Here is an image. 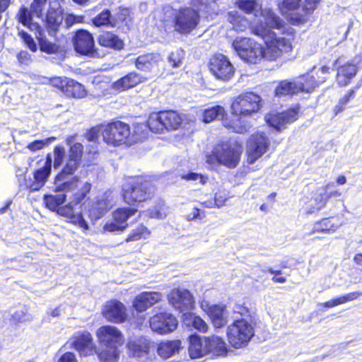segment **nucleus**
Masks as SVG:
<instances>
[{
    "label": "nucleus",
    "instance_id": "obj_64",
    "mask_svg": "<svg viewBox=\"0 0 362 362\" xmlns=\"http://www.w3.org/2000/svg\"><path fill=\"white\" fill-rule=\"evenodd\" d=\"M83 17L81 16H75L68 14L65 18V23L67 28L72 26L75 23L83 22Z\"/></svg>",
    "mask_w": 362,
    "mask_h": 362
},
{
    "label": "nucleus",
    "instance_id": "obj_38",
    "mask_svg": "<svg viewBox=\"0 0 362 362\" xmlns=\"http://www.w3.org/2000/svg\"><path fill=\"white\" fill-rule=\"evenodd\" d=\"M300 92L297 81H282L276 86L275 94L278 97L296 94Z\"/></svg>",
    "mask_w": 362,
    "mask_h": 362
},
{
    "label": "nucleus",
    "instance_id": "obj_37",
    "mask_svg": "<svg viewBox=\"0 0 362 362\" xmlns=\"http://www.w3.org/2000/svg\"><path fill=\"white\" fill-rule=\"evenodd\" d=\"M64 93L67 97L76 98H82L86 95L83 86L71 78H69L66 83Z\"/></svg>",
    "mask_w": 362,
    "mask_h": 362
},
{
    "label": "nucleus",
    "instance_id": "obj_59",
    "mask_svg": "<svg viewBox=\"0 0 362 362\" xmlns=\"http://www.w3.org/2000/svg\"><path fill=\"white\" fill-rule=\"evenodd\" d=\"M234 313L239 314L242 318H245L248 321L251 320L252 312L243 305L236 304L233 307Z\"/></svg>",
    "mask_w": 362,
    "mask_h": 362
},
{
    "label": "nucleus",
    "instance_id": "obj_26",
    "mask_svg": "<svg viewBox=\"0 0 362 362\" xmlns=\"http://www.w3.org/2000/svg\"><path fill=\"white\" fill-rule=\"evenodd\" d=\"M206 338H202L199 335H191L189 337L188 351L192 358H202L209 354Z\"/></svg>",
    "mask_w": 362,
    "mask_h": 362
},
{
    "label": "nucleus",
    "instance_id": "obj_42",
    "mask_svg": "<svg viewBox=\"0 0 362 362\" xmlns=\"http://www.w3.org/2000/svg\"><path fill=\"white\" fill-rule=\"evenodd\" d=\"M163 122L167 130L177 129L181 124L182 118L174 111L162 112Z\"/></svg>",
    "mask_w": 362,
    "mask_h": 362
},
{
    "label": "nucleus",
    "instance_id": "obj_20",
    "mask_svg": "<svg viewBox=\"0 0 362 362\" xmlns=\"http://www.w3.org/2000/svg\"><path fill=\"white\" fill-rule=\"evenodd\" d=\"M110 192H105L97 197L96 200L91 201L86 205L85 209H87L88 216L92 220H98L110 208V200L109 197Z\"/></svg>",
    "mask_w": 362,
    "mask_h": 362
},
{
    "label": "nucleus",
    "instance_id": "obj_7",
    "mask_svg": "<svg viewBox=\"0 0 362 362\" xmlns=\"http://www.w3.org/2000/svg\"><path fill=\"white\" fill-rule=\"evenodd\" d=\"M254 334V327L251 322L245 318L234 320L227 328L228 341L236 349L247 345Z\"/></svg>",
    "mask_w": 362,
    "mask_h": 362
},
{
    "label": "nucleus",
    "instance_id": "obj_9",
    "mask_svg": "<svg viewBox=\"0 0 362 362\" xmlns=\"http://www.w3.org/2000/svg\"><path fill=\"white\" fill-rule=\"evenodd\" d=\"M100 131L103 141L114 146L124 144L131 134L129 126L121 121L103 125Z\"/></svg>",
    "mask_w": 362,
    "mask_h": 362
},
{
    "label": "nucleus",
    "instance_id": "obj_52",
    "mask_svg": "<svg viewBox=\"0 0 362 362\" xmlns=\"http://www.w3.org/2000/svg\"><path fill=\"white\" fill-rule=\"evenodd\" d=\"M235 4L246 13H251L253 11L257 12L258 4L255 0H237Z\"/></svg>",
    "mask_w": 362,
    "mask_h": 362
},
{
    "label": "nucleus",
    "instance_id": "obj_10",
    "mask_svg": "<svg viewBox=\"0 0 362 362\" xmlns=\"http://www.w3.org/2000/svg\"><path fill=\"white\" fill-rule=\"evenodd\" d=\"M240 156V151L237 146L222 143L214 148L213 156L209 157L207 162H211L214 157L218 163L233 168L239 163Z\"/></svg>",
    "mask_w": 362,
    "mask_h": 362
},
{
    "label": "nucleus",
    "instance_id": "obj_33",
    "mask_svg": "<svg viewBox=\"0 0 362 362\" xmlns=\"http://www.w3.org/2000/svg\"><path fill=\"white\" fill-rule=\"evenodd\" d=\"M208 314L216 328H220L227 323V312L224 306L212 305L209 308Z\"/></svg>",
    "mask_w": 362,
    "mask_h": 362
},
{
    "label": "nucleus",
    "instance_id": "obj_13",
    "mask_svg": "<svg viewBox=\"0 0 362 362\" xmlns=\"http://www.w3.org/2000/svg\"><path fill=\"white\" fill-rule=\"evenodd\" d=\"M74 49L76 52L93 58L100 57L95 49L94 39L91 33L87 30H78L74 38Z\"/></svg>",
    "mask_w": 362,
    "mask_h": 362
},
{
    "label": "nucleus",
    "instance_id": "obj_39",
    "mask_svg": "<svg viewBox=\"0 0 362 362\" xmlns=\"http://www.w3.org/2000/svg\"><path fill=\"white\" fill-rule=\"evenodd\" d=\"M361 296H362V292L354 291L331 299L321 305L325 308H331L356 300Z\"/></svg>",
    "mask_w": 362,
    "mask_h": 362
},
{
    "label": "nucleus",
    "instance_id": "obj_22",
    "mask_svg": "<svg viewBox=\"0 0 362 362\" xmlns=\"http://www.w3.org/2000/svg\"><path fill=\"white\" fill-rule=\"evenodd\" d=\"M103 314L106 320L113 322H122L127 318L125 307L118 300L107 302L103 308Z\"/></svg>",
    "mask_w": 362,
    "mask_h": 362
},
{
    "label": "nucleus",
    "instance_id": "obj_46",
    "mask_svg": "<svg viewBox=\"0 0 362 362\" xmlns=\"http://www.w3.org/2000/svg\"><path fill=\"white\" fill-rule=\"evenodd\" d=\"M185 316L184 322L187 326L192 325L194 328L202 332L207 331V325L200 317L190 313L185 314Z\"/></svg>",
    "mask_w": 362,
    "mask_h": 362
},
{
    "label": "nucleus",
    "instance_id": "obj_6",
    "mask_svg": "<svg viewBox=\"0 0 362 362\" xmlns=\"http://www.w3.org/2000/svg\"><path fill=\"white\" fill-rule=\"evenodd\" d=\"M151 185L139 177L129 179L123 186V199L129 205L144 202L151 197Z\"/></svg>",
    "mask_w": 362,
    "mask_h": 362
},
{
    "label": "nucleus",
    "instance_id": "obj_15",
    "mask_svg": "<svg viewBox=\"0 0 362 362\" xmlns=\"http://www.w3.org/2000/svg\"><path fill=\"white\" fill-rule=\"evenodd\" d=\"M210 70L220 80L229 81L234 75L235 68L223 54L215 55L210 61Z\"/></svg>",
    "mask_w": 362,
    "mask_h": 362
},
{
    "label": "nucleus",
    "instance_id": "obj_63",
    "mask_svg": "<svg viewBox=\"0 0 362 362\" xmlns=\"http://www.w3.org/2000/svg\"><path fill=\"white\" fill-rule=\"evenodd\" d=\"M301 0H283L282 7L288 11L297 10L300 7Z\"/></svg>",
    "mask_w": 362,
    "mask_h": 362
},
{
    "label": "nucleus",
    "instance_id": "obj_4",
    "mask_svg": "<svg viewBox=\"0 0 362 362\" xmlns=\"http://www.w3.org/2000/svg\"><path fill=\"white\" fill-rule=\"evenodd\" d=\"M82 150L83 146L80 143L74 144L71 146L68 160L54 180L57 189L66 190L68 192L72 189H77L78 191L81 185L85 182L80 181L76 176L69 177L79 166Z\"/></svg>",
    "mask_w": 362,
    "mask_h": 362
},
{
    "label": "nucleus",
    "instance_id": "obj_11",
    "mask_svg": "<svg viewBox=\"0 0 362 362\" xmlns=\"http://www.w3.org/2000/svg\"><path fill=\"white\" fill-rule=\"evenodd\" d=\"M198 9L183 8L174 13V29L181 34H187L194 30L199 21Z\"/></svg>",
    "mask_w": 362,
    "mask_h": 362
},
{
    "label": "nucleus",
    "instance_id": "obj_41",
    "mask_svg": "<svg viewBox=\"0 0 362 362\" xmlns=\"http://www.w3.org/2000/svg\"><path fill=\"white\" fill-rule=\"evenodd\" d=\"M92 23L95 27H115L117 21L114 17H112L111 12L107 10H103L101 13L97 15L92 19Z\"/></svg>",
    "mask_w": 362,
    "mask_h": 362
},
{
    "label": "nucleus",
    "instance_id": "obj_12",
    "mask_svg": "<svg viewBox=\"0 0 362 362\" xmlns=\"http://www.w3.org/2000/svg\"><path fill=\"white\" fill-rule=\"evenodd\" d=\"M329 67L325 66L318 69L314 68L310 73L298 78L296 81L300 88V92H311L320 83L325 82L329 74Z\"/></svg>",
    "mask_w": 362,
    "mask_h": 362
},
{
    "label": "nucleus",
    "instance_id": "obj_8",
    "mask_svg": "<svg viewBox=\"0 0 362 362\" xmlns=\"http://www.w3.org/2000/svg\"><path fill=\"white\" fill-rule=\"evenodd\" d=\"M233 47L239 57L249 64H257L263 59L262 46L250 38L235 39Z\"/></svg>",
    "mask_w": 362,
    "mask_h": 362
},
{
    "label": "nucleus",
    "instance_id": "obj_49",
    "mask_svg": "<svg viewBox=\"0 0 362 362\" xmlns=\"http://www.w3.org/2000/svg\"><path fill=\"white\" fill-rule=\"evenodd\" d=\"M150 234L148 229L144 225L133 229L126 239V242L137 241L141 238L146 239Z\"/></svg>",
    "mask_w": 362,
    "mask_h": 362
},
{
    "label": "nucleus",
    "instance_id": "obj_34",
    "mask_svg": "<svg viewBox=\"0 0 362 362\" xmlns=\"http://www.w3.org/2000/svg\"><path fill=\"white\" fill-rule=\"evenodd\" d=\"M151 346V341L146 338L129 341L127 347L134 357H142L148 354Z\"/></svg>",
    "mask_w": 362,
    "mask_h": 362
},
{
    "label": "nucleus",
    "instance_id": "obj_54",
    "mask_svg": "<svg viewBox=\"0 0 362 362\" xmlns=\"http://www.w3.org/2000/svg\"><path fill=\"white\" fill-rule=\"evenodd\" d=\"M55 139H56L55 137H49V138H47L45 139L35 140V141L31 142L30 144H29L27 146V148L32 152H35L36 151L42 149L44 147L49 145L50 143L54 141Z\"/></svg>",
    "mask_w": 362,
    "mask_h": 362
},
{
    "label": "nucleus",
    "instance_id": "obj_27",
    "mask_svg": "<svg viewBox=\"0 0 362 362\" xmlns=\"http://www.w3.org/2000/svg\"><path fill=\"white\" fill-rule=\"evenodd\" d=\"M358 71L355 64L346 63L337 69V81L340 86L348 85Z\"/></svg>",
    "mask_w": 362,
    "mask_h": 362
},
{
    "label": "nucleus",
    "instance_id": "obj_57",
    "mask_svg": "<svg viewBox=\"0 0 362 362\" xmlns=\"http://www.w3.org/2000/svg\"><path fill=\"white\" fill-rule=\"evenodd\" d=\"M355 96V90H350L344 96H343L339 101V103L336 105L335 110L337 113L341 112L346 105L349 102L351 98H354Z\"/></svg>",
    "mask_w": 362,
    "mask_h": 362
},
{
    "label": "nucleus",
    "instance_id": "obj_3",
    "mask_svg": "<svg viewBox=\"0 0 362 362\" xmlns=\"http://www.w3.org/2000/svg\"><path fill=\"white\" fill-rule=\"evenodd\" d=\"M54 194L44 196L43 200L46 207L62 216H70L72 214V206L81 204L84 200L90 191L91 184L88 182H84L78 191L58 190L55 188L54 184Z\"/></svg>",
    "mask_w": 362,
    "mask_h": 362
},
{
    "label": "nucleus",
    "instance_id": "obj_43",
    "mask_svg": "<svg viewBox=\"0 0 362 362\" xmlns=\"http://www.w3.org/2000/svg\"><path fill=\"white\" fill-rule=\"evenodd\" d=\"M147 125L149 129L155 133H161L165 129L163 122L162 112H153L149 115L147 121Z\"/></svg>",
    "mask_w": 362,
    "mask_h": 362
},
{
    "label": "nucleus",
    "instance_id": "obj_56",
    "mask_svg": "<svg viewBox=\"0 0 362 362\" xmlns=\"http://www.w3.org/2000/svg\"><path fill=\"white\" fill-rule=\"evenodd\" d=\"M24 27H27L31 31L35 33V36L39 35L40 33H42L40 30V27L37 23H34L32 21L30 18L28 17L27 11L24 8Z\"/></svg>",
    "mask_w": 362,
    "mask_h": 362
},
{
    "label": "nucleus",
    "instance_id": "obj_29",
    "mask_svg": "<svg viewBox=\"0 0 362 362\" xmlns=\"http://www.w3.org/2000/svg\"><path fill=\"white\" fill-rule=\"evenodd\" d=\"M181 349L180 340L163 341L157 346V353L163 358H168L179 353Z\"/></svg>",
    "mask_w": 362,
    "mask_h": 362
},
{
    "label": "nucleus",
    "instance_id": "obj_23",
    "mask_svg": "<svg viewBox=\"0 0 362 362\" xmlns=\"http://www.w3.org/2000/svg\"><path fill=\"white\" fill-rule=\"evenodd\" d=\"M52 163V156L48 154L44 166L34 173V181L32 183L30 181H25V185L30 191L38 190L45 185L51 172Z\"/></svg>",
    "mask_w": 362,
    "mask_h": 362
},
{
    "label": "nucleus",
    "instance_id": "obj_16",
    "mask_svg": "<svg viewBox=\"0 0 362 362\" xmlns=\"http://www.w3.org/2000/svg\"><path fill=\"white\" fill-rule=\"evenodd\" d=\"M96 334L101 346L118 348L124 341L122 332L114 326H103Z\"/></svg>",
    "mask_w": 362,
    "mask_h": 362
},
{
    "label": "nucleus",
    "instance_id": "obj_45",
    "mask_svg": "<svg viewBox=\"0 0 362 362\" xmlns=\"http://www.w3.org/2000/svg\"><path fill=\"white\" fill-rule=\"evenodd\" d=\"M224 115L225 110L222 106H213L204 110L203 113V121L206 123H209L214 119H223Z\"/></svg>",
    "mask_w": 362,
    "mask_h": 362
},
{
    "label": "nucleus",
    "instance_id": "obj_24",
    "mask_svg": "<svg viewBox=\"0 0 362 362\" xmlns=\"http://www.w3.org/2000/svg\"><path fill=\"white\" fill-rule=\"evenodd\" d=\"M163 298L159 292H143L138 295L133 303L134 308L139 312H144Z\"/></svg>",
    "mask_w": 362,
    "mask_h": 362
},
{
    "label": "nucleus",
    "instance_id": "obj_1",
    "mask_svg": "<svg viewBox=\"0 0 362 362\" xmlns=\"http://www.w3.org/2000/svg\"><path fill=\"white\" fill-rule=\"evenodd\" d=\"M260 16L262 19L255 23L251 27V30L254 35L261 37L266 44V47L263 48V58L275 61L284 53H287L292 49L293 35L291 33H288L286 37L280 36L273 30H282L281 35H285L284 21L271 9H262Z\"/></svg>",
    "mask_w": 362,
    "mask_h": 362
},
{
    "label": "nucleus",
    "instance_id": "obj_14",
    "mask_svg": "<svg viewBox=\"0 0 362 362\" xmlns=\"http://www.w3.org/2000/svg\"><path fill=\"white\" fill-rule=\"evenodd\" d=\"M149 325L153 332L160 334H167L176 329L178 322L172 314L160 313L150 318Z\"/></svg>",
    "mask_w": 362,
    "mask_h": 362
},
{
    "label": "nucleus",
    "instance_id": "obj_60",
    "mask_svg": "<svg viewBox=\"0 0 362 362\" xmlns=\"http://www.w3.org/2000/svg\"><path fill=\"white\" fill-rule=\"evenodd\" d=\"M182 178L186 180L199 181L202 185L207 182V177L196 173H189L182 175Z\"/></svg>",
    "mask_w": 362,
    "mask_h": 362
},
{
    "label": "nucleus",
    "instance_id": "obj_55",
    "mask_svg": "<svg viewBox=\"0 0 362 362\" xmlns=\"http://www.w3.org/2000/svg\"><path fill=\"white\" fill-rule=\"evenodd\" d=\"M74 206H72V214L70 216H65L71 220V222L78 225L83 230L88 229V225L87 222L83 218V216L79 214L77 215L74 214Z\"/></svg>",
    "mask_w": 362,
    "mask_h": 362
},
{
    "label": "nucleus",
    "instance_id": "obj_30",
    "mask_svg": "<svg viewBox=\"0 0 362 362\" xmlns=\"http://www.w3.org/2000/svg\"><path fill=\"white\" fill-rule=\"evenodd\" d=\"M143 81V77L136 72H130L113 83V88L117 90H124L136 86Z\"/></svg>",
    "mask_w": 362,
    "mask_h": 362
},
{
    "label": "nucleus",
    "instance_id": "obj_19",
    "mask_svg": "<svg viewBox=\"0 0 362 362\" xmlns=\"http://www.w3.org/2000/svg\"><path fill=\"white\" fill-rule=\"evenodd\" d=\"M298 108H293L283 112L270 113L266 115L267 124L277 130L284 128L288 124L292 123L298 119Z\"/></svg>",
    "mask_w": 362,
    "mask_h": 362
},
{
    "label": "nucleus",
    "instance_id": "obj_53",
    "mask_svg": "<svg viewBox=\"0 0 362 362\" xmlns=\"http://www.w3.org/2000/svg\"><path fill=\"white\" fill-rule=\"evenodd\" d=\"M169 213L168 207L161 202L150 211L151 217L155 218H164Z\"/></svg>",
    "mask_w": 362,
    "mask_h": 362
},
{
    "label": "nucleus",
    "instance_id": "obj_62",
    "mask_svg": "<svg viewBox=\"0 0 362 362\" xmlns=\"http://www.w3.org/2000/svg\"><path fill=\"white\" fill-rule=\"evenodd\" d=\"M69 78H62V77H54L49 79V83L60 90L64 93V89L66 87V83L67 81H69Z\"/></svg>",
    "mask_w": 362,
    "mask_h": 362
},
{
    "label": "nucleus",
    "instance_id": "obj_2",
    "mask_svg": "<svg viewBox=\"0 0 362 362\" xmlns=\"http://www.w3.org/2000/svg\"><path fill=\"white\" fill-rule=\"evenodd\" d=\"M260 106L261 98L258 95L252 92L239 95L231 104L233 118L223 119V126L235 133L247 132L251 127L247 118L257 113Z\"/></svg>",
    "mask_w": 362,
    "mask_h": 362
},
{
    "label": "nucleus",
    "instance_id": "obj_31",
    "mask_svg": "<svg viewBox=\"0 0 362 362\" xmlns=\"http://www.w3.org/2000/svg\"><path fill=\"white\" fill-rule=\"evenodd\" d=\"M329 196L327 194L326 188H318L313 194V197L309 203V209L307 211L308 214H312L315 211H317L323 208Z\"/></svg>",
    "mask_w": 362,
    "mask_h": 362
},
{
    "label": "nucleus",
    "instance_id": "obj_32",
    "mask_svg": "<svg viewBox=\"0 0 362 362\" xmlns=\"http://www.w3.org/2000/svg\"><path fill=\"white\" fill-rule=\"evenodd\" d=\"M206 338V343L209 354L214 356H224L227 353L226 342L218 336H211Z\"/></svg>",
    "mask_w": 362,
    "mask_h": 362
},
{
    "label": "nucleus",
    "instance_id": "obj_35",
    "mask_svg": "<svg viewBox=\"0 0 362 362\" xmlns=\"http://www.w3.org/2000/svg\"><path fill=\"white\" fill-rule=\"evenodd\" d=\"M99 44L105 47L120 50L124 47L123 41L115 34L106 32L101 34L98 38Z\"/></svg>",
    "mask_w": 362,
    "mask_h": 362
},
{
    "label": "nucleus",
    "instance_id": "obj_28",
    "mask_svg": "<svg viewBox=\"0 0 362 362\" xmlns=\"http://www.w3.org/2000/svg\"><path fill=\"white\" fill-rule=\"evenodd\" d=\"M320 1V0H304L300 2V7L298 9H301L302 13L292 16L291 18L292 23L298 25L304 23L305 17L314 12Z\"/></svg>",
    "mask_w": 362,
    "mask_h": 362
},
{
    "label": "nucleus",
    "instance_id": "obj_36",
    "mask_svg": "<svg viewBox=\"0 0 362 362\" xmlns=\"http://www.w3.org/2000/svg\"><path fill=\"white\" fill-rule=\"evenodd\" d=\"M227 21L231 24L232 28L237 32H243L249 27L247 19L238 13L236 11H232L227 14Z\"/></svg>",
    "mask_w": 362,
    "mask_h": 362
},
{
    "label": "nucleus",
    "instance_id": "obj_44",
    "mask_svg": "<svg viewBox=\"0 0 362 362\" xmlns=\"http://www.w3.org/2000/svg\"><path fill=\"white\" fill-rule=\"evenodd\" d=\"M221 0H214L213 3H207L206 0H191V4L198 9L199 11L211 16L213 14H217L216 7V3Z\"/></svg>",
    "mask_w": 362,
    "mask_h": 362
},
{
    "label": "nucleus",
    "instance_id": "obj_40",
    "mask_svg": "<svg viewBox=\"0 0 362 362\" xmlns=\"http://www.w3.org/2000/svg\"><path fill=\"white\" fill-rule=\"evenodd\" d=\"M339 227V225L335 224L330 218H323L314 223L310 235L315 233H333Z\"/></svg>",
    "mask_w": 362,
    "mask_h": 362
},
{
    "label": "nucleus",
    "instance_id": "obj_61",
    "mask_svg": "<svg viewBox=\"0 0 362 362\" xmlns=\"http://www.w3.org/2000/svg\"><path fill=\"white\" fill-rule=\"evenodd\" d=\"M127 227V225H121L119 222L113 220L104 226V230L108 232H119L123 231Z\"/></svg>",
    "mask_w": 362,
    "mask_h": 362
},
{
    "label": "nucleus",
    "instance_id": "obj_51",
    "mask_svg": "<svg viewBox=\"0 0 362 362\" xmlns=\"http://www.w3.org/2000/svg\"><path fill=\"white\" fill-rule=\"evenodd\" d=\"M184 58V50L181 49H177L175 51L172 52L169 54L168 57V62L173 68H177L181 66Z\"/></svg>",
    "mask_w": 362,
    "mask_h": 362
},
{
    "label": "nucleus",
    "instance_id": "obj_48",
    "mask_svg": "<svg viewBox=\"0 0 362 362\" xmlns=\"http://www.w3.org/2000/svg\"><path fill=\"white\" fill-rule=\"evenodd\" d=\"M102 350L98 354L100 362H117L118 348L102 346Z\"/></svg>",
    "mask_w": 362,
    "mask_h": 362
},
{
    "label": "nucleus",
    "instance_id": "obj_21",
    "mask_svg": "<svg viewBox=\"0 0 362 362\" xmlns=\"http://www.w3.org/2000/svg\"><path fill=\"white\" fill-rule=\"evenodd\" d=\"M72 345L81 356H91L96 352V345L88 332H78L73 337Z\"/></svg>",
    "mask_w": 362,
    "mask_h": 362
},
{
    "label": "nucleus",
    "instance_id": "obj_18",
    "mask_svg": "<svg viewBox=\"0 0 362 362\" xmlns=\"http://www.w3.org/2000/svg\"><path fill=\"white\" fill-rule=\"evenodd\" d=\"M170 303L181 313L187 312L194 307V300L190 292L186 289H174L169 296Z\"/></svg>",
    "mask_w": 362,
    "mask_h": 362
},
{
    "label": "nucleus",
    "instance_id": "obj_5",
    "mask_svg": "<svg viewBox=\"0 0 362 362\" xmlns=\"http://www.w3.org/2000/svg\"><path fill=\"white\" fill-rule=\"evenodd\" d=\"M45 10L47 31L50 35L55 36L64 19L59 0H33L30 5L31 13L41 18Z\"/></svg>",
    "mask_w": 362,
    "mask_h": 362
},
{
    "label": "nucleus",
    "instance_id": "obj_17",
    "mask_svg": "<svg viewBox=\"0 0 362 362\" xmlns=\"http://www.w3.org/2000/svg\"><path fill=\"white\" fill-rule=\"evenodd\" d=\"M269 144V139L264 134L252 135L247 142V162L255 163L267 151Z\"/></svg>",
    "mask_w": 362,
    "mask_h": 362
},
{
    "label": "nucleus",
    "instance_id": "obj_58",
    "mask_svg": "<svg viewBox=\"0 0 362 362\" xmlns=\"http://www.w3.org/2000/svg\"><path fill=\"white\" fill-rule=\"evenodd\" d=\"M65 155V150L64 147L57 146L54 150V168H59L63 162Z\"/></svg>",
    "mask_w": 362,
    "mask_h": 362
},
{
    "label": "nucleus",
    "instance_id": "obj_25",
    "mask_svg": "<svg viewBox=\"0 0 362 362\" xmlns=\"http://www.w3.org/2000/svg\"><path fill=\"white\" fill-rule=\"evenodd\" d=\"M161 60V57L158 53H146L139 55L134 62L136 68L144 72H150L157 67Z\"/></svg>",
    "mask_w": 362,
    "mask_h": 362
},
{
    "label": "nucleus",
    "instance_id": "obj_50",
    "mask_svg": "<svg viewBox=\"0 0 362 362\" xmlns=\"http://www.w3.org/2000/svg\"><path fill=\"white\" fill-rule=\"evenodd\" d=\"M36 38L38 40L41 51L48 54H53L58 52V45H57L55 43L48 41L45 37H43L42 33H40L39 35H36Z\"/></svg>",
    "mask_w": 362,
    "mask_h": 362
},
{
    "label": "nucleus",
    "instance_id": "obj_47",
    "mask_svg": "<svg viewBox=\"0 0 362 362\" xmlns=\"http://www.w3.org/2000/svg\"><path fill=\"white\" fill-rule=\"evenodd\" d=\"M136 211L137 209L133 208H120L113 212L112 217L115 221L119 222L121 225H127V221Z\"/></svg>",
    "mask_w": 362,
    "mask_h": 362
}]
</instances>
